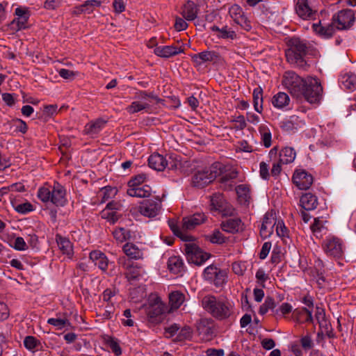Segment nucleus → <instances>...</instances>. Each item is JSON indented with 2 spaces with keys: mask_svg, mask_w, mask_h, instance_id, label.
Listing matches in <instances>:
<instances>
[{
  "mask_svg": "<svg viewBox=\"0 0 356 356\" xmlns=\"http://www.w3.org/2000/svg\"><path fill=\"white\" fill-rule=\"evenodd\" d=\"M165 306L159 297L151 299L146 309L148 321L153 323L161 321V316L164 313Z\"/></svg>",
  "mask_w": 356,
  "mask_h": 356,
  "instance_id": "obj_8",
  "label": "nucleus"
},
{
  "mask_svg": "<svg viewBox=\"0 0 356 356\" xmlns=\"http://www.w3.org/2000/svg\"><path fill=\"white\" fill-rule=\"evenodd\" d=\"M285 56L288 63L302 70H307L309 65L307 60L309 47L305 41L299 38H291L287 43Z\"/></svg>",
  "mask_w": 356,
  "mask_h": 356,
  "instance_id": "obj_2",
  "label": "nucleus"
},
{
  "mask_svg": "<svg viewBox=\"0 0 356 356\" xmlns=\"http://www.w3.org/2000/svg\"><path fill=\"white\" fill-rule=\"evenodd\" d=\"M300 206L305 211L315 209L318 206L317 197L310 193L303 194L300 200Z\"/></svg>",
  "mask_w": 356,
  "mask_h": 356,
  "instance_id": "obj_25",
  "label": "nucleus"
},
{
  "mask_svg": "<svg viewBox=\"0 0 356 356\" xmlns=\"http://www.w3.org/2000/svg\"><path fill=\"white\" fill-rule=\"evenodd\" d=\"M209 241L213 243L222 244L225 242V238L219 230H215L212 234L209 236Z\"/></svg>",
  "mask_w": 356,
  "mask_h": 356,
  "instance_id": "obj_54",
  "label": "nucleus"
},
{
  "mask_svg": "<svg viewBox=\"0 0 356 356\" xmlns=\"http://www.w3.org/2000/svg\"><path fill=\"white\" fill-rule=\"evenodd\" d=\"M183 261L182 259L177 256H173L169 258L168 261V267L169 270L174 273L178 274L183 269Z\"/></svg>",
  "mask_w": 356,
  "mask_h": 356,
  "instance_id": "obj_35",
  "label": "nucleus"
},
{
  "mask_svg": "<svg viewBox=\"0 0 356 356\" xmlns=\"http://www.w3.org/2000/svg\"><path fill=\"white\" fill-rule=\"evenodd\" d=\"M202 307L213 318L218 320L227 319L232 313V305L228 301L219 299L213 295H207L202 298Z\"/></svg>",
  "mask_w": 356,
  "mask_h": 356,
  "instance_id": "obj_3",
  "label": "nucleus"
},
{
  "mask_svg": "<svg viewBox=\"0 0 356 356\" xmlns=\"http://www.w3.org/2000/svg\"><path fill=\"white\" fill-rule=\"evenodd\" d=\"M47 323L49 325L56 327L58 329L61 330L66 325H70L69 321L66 318H49Z\"/></svg>",
  "mask_w": 356,
  "mask_h": 356,
  "instance_id": "obj_48",
  "label": "nucleus"
},
{
  "mask_svg": "<svg viewBox=\"0 0 356 356\" xmlns=\"http://www.w3.org/2000/svg\"><path fill=\"white\" fill-rule=\"evenodd\" d=\"M102 5V1L99 0H88L86 1L83 4L82 7L86 8V12L88 13H91L95 8L100 7Z\"/></svg>",
  "mask_w": 356,
  "mask_h": 356,
  "instance_id": "obj_51",
  "label": "nucleus"
},
{
  "mask_svg": "<svg viewBox=\"0 0 356 356\" xmlns=\"http://www.w3.org/2000/svg\"><path fill=\"white\" fill-rule=\"evenodd\" d=\"M355 21V17L353 10H343L339 11L332 17V22L323 26L321 22L313 24V31L323 38H331L336 29L343 30L350 28Z\"/></svg>",
  "mask_w": 356,
  "mask_h": 356,
  "instance_id": "obj_1",
  "label": "nucleus"
},
{
  "mask_svg": "<svg viewBox=\"0 0 356 356\" xmlns=\"http://www.w3.org/2000/svg\"><path fill=\"white\" fill-rule=\"evenodd\" d=\"M185 252L188 262L197 266L202 265L210 257V254L204 252L193 243L185 245Z\"/></svg>",
  "mask_w": 356,
  "mask_h": 356,
  "instance_id": "obj_9",
  "label": "nucleus"
},
{
  "mask_svg": "<svg viewBox=\"0 0 356 356\" xmlns=\"http://www.w3.org/2000/svg\"><path fill=\"white\" fill-rule=\"evenodd\" d=\"M106 121L99 118L95 121H91L85 126V130L86 134L90 136L97 135L105 126Z\"/></svg>",
  "mask_w": 356,
  "mask_h": 356,
  "instance_id": "obj_29",
  "label": "nucleus"
},
{
  "mask_svg": "<svg viewBox=\"0 0 356 356\" xmlns=\"http://www.w3.org/2000/svg\"><path fill=\"white\" fill-rule=\"evenodd\" d=\"M302 90L300 99L305 98L311 104L318 102L322 97L323 87L319 80L316 77H306Z\"/></svg>",
  "mask_w": 356,
  "mask_h": 356,
  "instance_id": "obj_4",
  "label": "nucleus"
},
{
  "mask_svg": "<svg viewBox=\"0 0 356 356\" xmlns=\"http://www.w3.org/2000/svg\"><path fill=\"white\" fill-rule=\"evenodd\" d=\"M161 207L159 200H144L139 207L140 213L146 217L152 218L158 215Z\"/></svg>",
  "mask_w": 356,
  "mask_h": 356,
  "instance_id": "obj_14",
  "label": "nucleus"
},
{
  "mask_svg": "<svg viewBox=\"0 0 356 356\" xmlns=\"http://www.w3.org/2000/svg\"><path fill=\"white\" fill-rule=\"evenodd\" d=\"M296 11L298 15L303 19L312 18L316 13V11L311 7L309 0H298L296 6Z\"/></svg>",
  "mask_w": 356,
  "mask_h": 356,
  "instance_id": "obj_17",
  "label": "nucleus"
},
{
  "mask_svg": "<svg viewBox=\"0 0 356 356\" xmlns=\"http://www.w3.org/2000/svg\"><path fill=\"white\" fill-rule=\"evenodd\" d=\"M13 247L15 250H19V251L25 250L27 249V245H26V243L24 239L20 236L17 237L15 239L14 245H13Z\"/></svg>",
  "mask_w": 356,
  "mask_h": 356,
  "instance_id": "obj_59",
  "label": "nucleus"
},
{
  "mask_svg": "<svg viewBox=\"0 0 356 356\" xmlns=\"http://www.w3.org/2000/svg\"><path fill=\"white\" fill-rule=\"evenodd\" d=\"M203 276L206 280L213 282L216 286L220 287L226 282L227 273L224 270L210 265L204 269Z\"/></svg>",
  "mask_w": 356,
  "mask_h": 356,
  "instance_id": "obj_10",
  "label": "nucleus"
},
{
  "mask_svg": "<svg viewBox=\"0 0 356 356\" xmlns=\"http://www.w3.org/2000/svg\"><path fill=\"white\" fill-rule=\"evenodd\" d=\"M90 259L97 266L99 269L105 272L108 266V259L106 254L99 250H94L90 253Z\"/></svg>",
  "mask_w": 356,
  "mask_h": 356,
  "instance_id": "obj_22",
  "label": "nucleus"
},
{
  "mask_svg": "<svg viewBox=\"0 0 356 356\" xmlns=\"http://www.w3.org/2000/svg\"><path fill=\"white\" fill-rule=\"evenodd\" d=\"M293 316L299 323H313L312 312L306 308L296 309Z\"/></svg>",
  "mask_w": 356,
  "mask_h": 356,
  "instance_id": "obj_30",
  "label": "nucleus"
},
{
  "mask_svg": "<svg viewBox=\"0 0 356 356\" xmlns=\"http://www.w3.org/2000/svg\"><path fill=\"white\" fill-rule=\"evenodd\" d=\"M149 166L157 171H163L168 165L165 158L158 153H154L148 159Z\"/></svg>",
  "mask_w": 356,
  "mask_h": 356,
  "instance_id": "obj_23",
  "label": "nucleus"
},
{
  "mask_svg": "<svg viewBox=\"0 0 356 356\" xmlns=\"http://www.w3.org/2000/svg\"><path fill=\"white\" fill-rule=\"evenodd\" d=\"M101 216L111 224L115 223L121 216L118 214V211L109 210L108 209H104L101 212Z\"/></svg>",
  "mask_w": 356,
  "mask_h": 356,
  "instance_id": "obj_43",
  "label": "nucleus"
},
{
  "mask_svg": "<svg viewBox=\"0 0 356 356\" xmlns=\"http://www.w3.org/2000/svg\"><path fill=\"white\" fill-rule=\"evenodd\" d=\"M56 241L63 254H66L69 258H71L73 255V246L70 241L65 237H63L60 234L56 235Z\"/></svg>",
  "mask_w": 356,
  "mask_h": 356,
  "instance_id": "obj_27",
  "label": "nucleus"
},
{
  "mask_svg": "<svg viewBox=\"0 0 356 356\" xmlns=\"http://www.w3.org/2000/svg\"><path fill=\"white\" fill-rule=\"evenodd\" d=\"M15 209L17 212L22 214H25L33 210V206L30 202H24L22 204H17L15 207Z\"/></svg>",
  "mask_w": 356,
  "mask_h": 356,
  "instance_id": "obj_56",
  "label": "nucleus"
},
{
  "mask_svg": "<svg viewBox=\"0 0 356 356\" xmlns=\"http://www.w3.org/2000/svg\"><path fill=\"white\" fill-rule=\"evenodd\" d=\"M218 164L213 165L209 168L197 172L192 177V184L195 187L203 188L212 182L220 172Z\"/></svg>",
  "mask_w": 356,
  "mask_h": 356,
  "instance_id": "obj_6",
  "label": "nucleus"
},
{
  "mask_svg": "<svg viewBox=\"0 0 356 356\" xmlns=\"http://www.w3.org/2000/svg\"><path fill=\"white\" fill-rule=\"evenodd\" d=\"M184 49L181 47H178L172 45L156 47L154 49V53L156 56L165 58L172 57L180 53H182Z\"/></svg>",
  "mask_w": 356,
  "mask_h": 356,
  "instance_id": "obj_20",
  "label": "nucleus"
},
{
  "mask_svg": "<svg viewBox=\"0 0 356 356\" xmlns=\"http://www.w3.org/2000/svg\"><path fill=\"white\" fill-rule=\"evenodd\" d=\"M315 317L320 327L325 328L326 331H328L330 324L326 318L324 309L320 307H316Z\"/></svg>",
  "mask_w": 356,
  "mask_h": 356,
  "instance_id": "obj_39",
  "label": "nucleus"
},
{
  "mask_svg": "<svg viewBox=\"0 0 356 356\" xmlns=\"http://www.w3.org/2000/svg\"><path fill=\"white\" fill-rule=\"evenodd\" d=\"M51 189L46 187L40 188L38 192V198L43 202L51 201Z\"/></svg>",
  "mask_w": 356,
  "mask_h": 356,
  "instance_id": "obj_50",
  "label": "nucleus"
},
{
  "mask_svg": "<svg viewBox=\"0 0 356 356\" xmlns=\"http://www.w3.org/2000/svg\"><path fill=\"white\" fill-rule=\"evenodd\" d=\"M149 108V104L147 102L136 101L133 102L130 106L127 108L129 113H135Z\"/></svg>",
  "mask_w": 356,
  "mask_h": 356,
  "instance_id": "obj_41",
  "label": "nucleus"
},
{
  "mask_svg": "<svg viewBox=\"0 0 356 356\" xmlns=\"http://www.w3.org/2000/svg\"><path fill=\"white\" fill-rule=\"evenodd\" d=\"M123 316L127 318V319H122V323L124 326H129L132 327L134 326V322L131 318V310L129 309H127L124 311Z\"/></svg>",
  "mask_w": 356,
  "mask_h": 356,
  "instance_id": "obj_61",
  "label": "nucleus"
},
{
  "mask_svg": "<svg viewBox=\"0 0 356 356\" xmlns=\"http://www.w3.org/2000/svg\"><path fill=\"white\" fill-rule=\"evenodd\" d=\"M151 188L147 185L129 188L127 193L131 197H147L151 195Z\"/></svg>",
  "mask_w": 356,
  "mask_h": 356,
  "instance_id": "obj_31",
  "label": "nucleus"
},
{
  "mask_svg": "<svg viewBox=\"0 0 356 356\" xmlns=\"http://www.w3.org/2000/svg\"><path fill=\"white\" fill-rule=\"evenodd\" d=\"M118 263L127 270L125 276L129 281L136 280L143 274L140 266H134L124 256L120 257Z\"/></svg>",
  "mask_w": 356,
  "mask_h": 356,
  "instance_id": "obj_11",
  "label": "nucleus"
},
{
  "mask_svg": "<svg viewBox=\"0 0 356 356\" xmlns=\"http://www.w3.org/2000/svg\"><path fill=\"white\" fill-rule=\"evenodd\" d=\"M323 248L327 255L340 259L344 253V245L342 241L336 236H330L325 238Z\"/></svg>",
  "mask_w": 356,
  "mask_h": 356,
  "instance_id": "obj_7",
  "label": "nucleus"
},
{
  "mask_svg": "<svg viewBox=\"0 0 356 356\" xmlns=\"http://www.w3.org/2000/svg\"><path fill=\"white\" fill-rule=\"evenodd\" d=\"M302 347L305 350H309L313 346V342L309 336H305L300 339Z\"/></svg>",
  "mask_w": 356,
  "mask_h": 356,
  "instance_id": "obj_63",
  "label": "nucleus"
},
{
  "mask_svg": "<svg viewBox=\"0 0 356 356\" xmlns=\"http://www.w3.org/2000/svg\"><path fill=\"white\" fill-rule=\"evenodd\" d=\"M123 252L131 259H141L143 258V251L138 245L132 243H127L122 247Z\"/></svg>",
  "mask_w": 356,
  "mask_h": 356,
  "instance_id": "obj_24",
  "label": "nucleus"
},
{
  "mask_svg": "<svg viewBox=\"0 0 356 356\" xmlns=\"http://www.w3.org/2000/svg\"><path fill=\"white\" fill-rule=\"evenodd\" d=\"M12 126L15 127V131L25 134L27 131L28 127L26 122L19 118L14 119L11 121Z\"/></svg>",
  "mask_w": 356,
  "mask_h": 356,
  "instance_id": "obj_49",
  "label": "nucleus"
},
{
  "mask_svg": "<svg viewBox=\"0 0 356 356\" xmlns=\"http://www.w3.org/2000/svg\"><path fill=\"white\" fill-rule=\"evenodd\" d=\"M238 175V172L236 169H232L229 171L226 172L221 177V184H226L229 181L236 179Z\"/></svg>",
  "mask_w": 356,
  "mask_h": 356,
  "instance_id": "obj_52",
  "label": "nucleus"
},
{
  "mask_svg": "<svg viewBox=\"0 0 356 356\" xmlns=\"http://www.w3.org/2000/svg\"><path fill=\"white\" fill-rule=\"evenodd\" d=\"M193 63L200 65L205 62H216L220 59V55L215 51H205L194 54L191 56Z\"/></svg>",
  "mask_w": 356,
  "mask_h": 356,
  "instance_id": "obj_18",
  "label": "nucleus"
},
{
  "mask_svg": "<svg viewBox=\"0 0 356 356\" xmlns=\"http://www.w3.org/2000/svg\"><path fill=\"white\" fill-rule=\"evenodd\" d=\"M146 179V176L144 174L136 175L132 178L128 183L129 188L136 187L140 186Z\"/></svg>",
  "mask_w": 356,
  "mask_h": 356,
  "instance_id": "obj_57",
  "label": "nucleus"
},
{
  "mask_svg": "<svg viewBox=\"0 0 356 356\" xmlns=\"http://www.w3.org/2000/svg\"><path fill=\"white\" fill-rule=\"evenodd\" d=\"M116 188H112L111 186H106L101 189L99 193V197H102V202H104L106 200L110 198L111 195L116 193Z\"/></svg>",
  "mask_w": 356,
  "mask_h": 356,
  "instance_id": "obj_47",
  "label": "nucleus"
},
{
  "mask_svg": "<svg viewBox=\"0 0 356 356\" xmlns=\"http://www.w3.org/2000/svg\"><path fill=\"white\" fill-rule=\"evenodd\" d=\"M207 217L203 213H195L193 215L183 218L182 219V229L192 230L197 225H200L205 222Z\"/></svg>",
  "mask_w": 356,
  "mask_h": 356,
  "instance_id": "obj_16",
  "label": "nucleus"
},
{
  "mask_svg": "<svg viewBox=\"0 0 356 356\" xmlns=\"http://www.w3.org/2000/svg\"><path fill=\"white\" fill-rule=\"evenodd\" d=\"M113 235L116 241L122 243L131 238V232L129 230L125 229L123 227L116 228L113 232Z\"/></svg>",
  "mask_w": 356,
  "mask_h": 356,
  "instance_id": "obj_40",
  "label": "nucleus"
},
{
  "mask_svg": "<svg viewBox=\"0 0 356 356\" xmlns=\"http://www.w3.org/2000/svg\"><path fill=\"white\" fill-rule=\"evenodd\" d=\"M58 74L62 78L65 79H72L76 74L73 71L67 69H60L58 71Z\"/></svg>",
  "mask_w": 356,
  "mask_h": 356,
  "instance_id": "obj_64",
  "label": "nucleus"
},
{
  "mask_svg": "<svg viewBox=\"0 0 356 356\" xmlns=\"http://www.w3.org/2000/svg\"><path fill=\"white\" fill-rule=\"evenodd\" d=\"M259 174L262 179H268L270 176L268 172V165L264 161L261 162L259 164Z\"/></svg>",
  "mask_w": 356,
  "mask_h": 356,
  "instance_id": "obj_60",
  "label": "nucleus"
},
{
  "mask_svg": "<svg viewBox=\"0 0 356 356\" xmlns=\"http://www.w3.org/2000/svg\"><path fill=\"white\" fill-rule=\"evenodd\" d=\"M290 98L289 95L282 92H280L275 95L272 99L273 105L277 108H282L289 105Z\"/></svg>",
  "mask_w": 356,
  "mask_h": 356,
  "instance_id": "obj_32",
  "label": "nucleus"
},
{
  "mask_svg": "<svg viewBox=\"0 0 356 356\" xmlns=\"http://www.w3.org/2000/svg\"><path fill=\"white\" fill-rule=\"evenodd\" d=\"M253 103L254 107L257 112L261 113L263 110V90L261 87H258L253 90Z\"/></svg>",
  "mask_w": 356,
  "mask_h": 356,
  "instance_id": "obj_37",
  "label": "nucleus"
},
{
  "mask_svg": "<svg viewBox=\"0 0 356 356\" xmlns=\"http://www.w3.org/2000/svg\"><path fill=\"white\" fill-rule=\"evenodd\" d=\"M229 14L236 24L240 25L246 31L251 29L250 22L245 16L241 6L237 4L232 5L229 9Z\"/></svg>",
  "mask_w": 356,
  "mask_h": 356,
  "instance_id": "obj_13",
  "label": "nucleus"
},
{
  "mask_svg": "<svg viewBox=\"0 0 356 356\" xmlns=\"http://www.w3.org/2000/svg\"><path fill=\"white\" fill-rule=\"evenodd\" d=\"M185 296L179 291H172L169 295V303L172 309H177L184 303Z\"/></svg>",
  "mask_w": 356,
  "mask_h": 356,
  "instance_id": "obj_34",
  "label": "nucleus"
},
{
  "mask_svg": "<svg viewBox=\"0 0 356 356\" xmlns=\"http://www.w3.org/2000/svg\"><path fill=\"white\" fill-rule=\"evenodd\" d=\"M276 307L275 302L272 297L268 296L265 299L264 302L260 306L259 314L264 315L268 312L269 309H274Z\"/></svg>",
  "mask_w": 356,
  "mask_h": 356,
  "instance_id": "obj_44",
  "label": "nucleus"
},
{
  "mask_svg": "<svg viewBox=\"0 0 356 356\" xmlns=\"http://www.w3.org/2000/svg\"><path fill=\"white\" fill-rule=\"evenodd\" d=\"M292 180L300 190H307L312 186L314 179L306 170H297L293 175Z\"/></svg>",
  "mask_w": 356,
  "mask_h": 356,
  "instance_id": "obj_12",
  "label": "nucleus"
},
{
  "mask_svg": "<svg viewBox=\"0 0 356 356\" xmlns=\"http://www.w3.org/2000/svg\"><path fill=\"white\" fill-rule=\"evenodd\" d=\"M236 192L238 196V202L241 204L248 205L251 196H250V189L249 186L246 184H241L236 186Z\"/></svg>",
  "mask_w": 356,
  "mask_h": 356,
  "instance_id": "obj_28",
  "label": "nucleus"
},
{
  "mask_svg": "<svg viewBox=\"0 0 356 356\" xmlns=\"http://www.w3.org/2000/svg\"><path fill=\"white\" fill-rule=\"evenodd\" d=\"M175 29L177 31L186 30L188 28L187 22L181 17L177 16L175 17Z\"/></svg>",
  "mask_w": 356,
  "mask_h": 356,
  "instance_id": "obj_58",
  "label": "nucleus"
},
{
  "mask_svg": "<svg viewBox=\"0 0 356 356\" xmlns=\"http://www.w3.org/2000/svg\"><path fill=\"white\" fill-rule=\"evenodd\" d=\"M243 223L240 218H229L221 223L223 231L229 233H236L242 229Z\"/></svg>",
  "mask_w": 356,
  "mask_h": 356,
  "instance_id": "obj_26",
  "label": "nucleus"
},
{
  "mask_svg": "<svg viewBox=\"0 0 356 356\" xmlns=\"http://www.w3.org/2000/svg\"><path fill=\"white\" fill-rule=\"evenodd\" d=\"M199 8L191 0H188L181 8V15L187 21H193L197 18Z\"/></svg>",
  "mask_w": 356,
  "mask_h": 356,
  "instance_id": "obj_19",
  "label": "nucleus"
},
{
  "mask_svg": "<svg viewBox=\"0 0 356 356\" xmlns=\"http://www.w3.org/2000/svg\"><path fill=\"white\" fill-rule=\"evenodd\" d=\"M217 36L219 38L230 40H234L237 38L236 32L228 28L227 26L222 27L220 29V34H217Z\"/></svg>",
  "mask_w": 356,
  "mask_h": 356,
  "instance_id": "obj_46",
  "label": "nucleus"
},
{
  "mask_svg": "<svg viewBox=\"0 0 356 356\" xmlns=\"http://www.w3.org/2000/svg\"><path fill=\"white\" fill-rule=\"evenodd\" d=\"M296 158V152L292 147L283 148L279 154V160L280 163L288 164L292 163Z\"/></svg>",
  "mask_w": 356,
  "mask_h": 356,
  "instance_id": "obj_33",
  "label": "nucleus"
},
{
  "mask_svg": "<svg viewBox=\"0 0 356 356\" xmlns=\"http://www.w3.org/2000/svg\"><path fill=\"white\" fill-rule=\"evenodd\" d=\"M305 79H302L293 71L286 72L282 77V85L286 88L291 95L298 99L302 94V88Z\"/></svg>",
  "mask_w": 356,
  "mask_h": 356,
  "instance_id": "obj_5",
  "label": "nucleus"
},
{
  "mask_svg": "<svg viewBox=\"0 0 356 356\" xmlns=\"http://www.w3.org/2000/svg\"><path fill=\"white\" fill-rule=\"evenodd\" d=\"M66 193L64 187L58 182H55L51 189V201L57 207H63L67 202Z\"/></svg>",
  "mask_w": 356,
  "mask_h": 356,
  "instance_id": "obj_15",
  "label": "nucleus"
},
{
  "mask_svg": "<svg viewBox=\"0 0 356 356\" xmlns=\"http://www.w3.org/2000/svg\"><path fill=\"white\" fill-rule=\"evenodd\" d=\"M342 83L345 88L349 90L356 88V76L354 74H346L342 78Z\"/></svg>",
  "mask_w": 356,
  "mask_h": 356,
  "instance_id": "obj_45",
  "label": "nucleus"
},
{
  "mask_svg": "<svg viewBox=\"0 0 356 356\" xmlns=\"http://www.w3.org/2000/svg\"><path fill=\"white\" fill-rule=\"evenodd\" d=\"M276 222L273 215L266 213L263 219V222L260 229V235L262 238H266L270 236L273 232V227L275 225Z\"/></svg>",
  "mask_w": 356,
  "mask_h": 356,
  "instance_id": "obj_21",
  "label": "nucleus"
},
{
  "mask_svg": "<svg viewBox=\"0 0 356 356\" xmlns=\"http://www.w3.org/2000/svg\"><path fill=\"white\" fill-rule=\"evenodd\" d=\"M24 346L29 350H33L38 347L40 341L33 336H27L24 340Z\"/></svg>",
  "mask_w": 356,
  "mask_h": 356,
  "instance_id": "obj_53",
  "label": "nucleus"
},
{
  "mask_svg": "<svg viewBox=\"0 0 356 356\" xmlns=\"http://www.w3.org/2000/svg\"><path fill=\"white\" fill-rule=\"evenodd\" d=\"M271 248V243L266 242L263 244L261 252L259 253V258L261 259H264L268 256L270 250Z\"/></svg>",
  "mask_w": 356,
  "mask_h": 356,
  "instance_id": "obj_62",
  "label": "nucleus"
},
{
  "mask_svg": "<svg viewBox=\"0 0 356 356\" xmlns=\"http://www.w3.org/2000/svg\"><path fill=\"white\" fill-rule=\"evenodd\" d=\"M259 131L261 134V143L266 148L270 147L271 145V133L269 129L266 125H261L259 127Z\"/></svg>",
  "mask_w": 356,
  "mask_h": 356,
  "instance_id": "obj_38",
  "label": "nucleus"
},
{
  "mask_svg": "<svg viewBox=\"0 0 356 356\" xmlns=\"http://www.w3.org/2000/svg\"><path fill=\"white\" fill-rule=\"evenodd\" d=\"M136 97L140 101V102H145L146 100H148L149 99H153L156 100L157 102L160 99L158 98L157 96L154 95L153 93H147L146 91H139L136 93Z\"/></svg>",
  "mask_w": 356,
  "mask_h": 356,
  "instance_id": "obj_55",
  "label": "nucleus"
},
{
  "mask_svg": "<svg viewBox=\"0 0 356 356\" xmlns=\"http://www.w3.org/2000/svg\"><path fill=\"white\" fill-rule=\"evenodd\" d=\"M225 200L222 194L215 193L211 197V207L212 209L220 210L223 208Z\"/></svg>",
  "mask_w": 356,
  "mask_h": 356,
  "instance_id": "obj_42",
  "label": "nucleus"
},
{
  "mask_svg": "<svg viewBox=\"0 0 356 356\" xmlns=\"http://www.w3.org/2000/svg\"><path fill=\"white\" fill-rule=\"evenodd\" d=\"M103 341L117 356L122 355V349L119 345L118 339L109 335H104L102 337Z\"/></svg>",
  "mask_w": 356,
  "mask_h": 356,
  "instance_id": "obj_36",
  "label": "nucleus"
}]
</instances>
